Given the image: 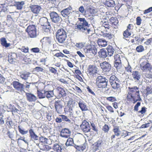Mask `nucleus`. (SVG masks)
I'll return each mask as SVG.
<instances>
[{"mask_svg": "<svg viewBox=\"0 0 152 152\" xmlns=\"http://www.w3.org/2000/svg\"><path fill=\"white\" fill-rule=\"evenodd\" d=\"M78 20L80 21L79 24L75 26V29L78 31L84 33L88 35L91 31L90 28V24H88L85 18H79Z\"/></svg>", "mask_w": 152, "mask_h": 152, "instance_id": "1", "label": "nucleus"}, {"mask_svg": "<svg viewBox=\"0 0 152 152\" xmlns=\"http://www.w3.org/2000/svg\"><path fill=\"white\" fill-rule=\"evenodd\" d=\"M49 15L52 21L56 24L58 25L60 24L62 21L61 17L58 14L55 12H50Z\"/></svg>", "mask_w": 152, "mask_h": 152, "instance_id": "6", "label": "nucleus"}, {"mask_svg": "<svg viewBox=\"0 0 152 152\" xmlns=\"http://www.w3.org/2000/svg\"><path fill=\"white\" fill-rule=\"evenodd\" d=\"M109 82L112 88L115 90L119 89L120 86V82L119 79L114 75L110 76Z\"/></svg>", "mask_w": 152, "mask_h": 152, "instance_id": "4", "label": "nucleus"}, {"mask_svg": "<svg viewBox=\"0 0 152 152\" xmlns=\"http://www.w3.org/2000/svg\"><path fill=\"white\" fill-rule=\"evenodd\" d=\"M109 129L108 126L106 124H105L102 128V130L105 132H108Z\"/></svg>", "mask_w": 152, "mask_h": 152, "instance_id": "51", "label": "nucleus"}, {"mask_svg": "<svg viewBox=\"0 0 152 152\" xmlns=\"http://www.w3.org/2000/svg\"><path fill=\"white\" fill-rule=\"evenodd\" d=\"M150 124V123H148L147 124H143L141 126L140 128H145L149 127V125Z\"/></svg>", "mask_w": 152, "mask_h": 152, "instance_id": "60", "label": "nucleus"}, {"mask_svg": "<svg viewBox=\"0 0 152 152\" xmlns=\"http://www.w3.org/2000/svg\"><path fill=\"white\" fill-rule=\"evenodd\" d=\"M53 149L57 152H62L61 150H62V149L61 147L58 144H55L54 145Z\"/></svg>", "mask_w": 152, "mask_h": 152, "instance_id": "37", "label": "nucleus"}, {"mask_svg": "<svg viewBox=\"0 0 152 152\" xmlns=\"http://www.w3.org/2000/svg\"><path fill=\"white\" fill-rule=\"evenodd\" d=\"M107 54L110 56H111L114 54L115 50L111 46H109L107 48Z\"/></svg>", "mask_w": 152, "mask_h": 152, "instance_id": "28", "label": "nucleus"}, {"mask_svg": "<svg viewBox=\"0 0 152 152\" xmlns=\"http://www.w3.org/2000/svg\"><path fill=\"white\" fill-rule=\"evenodd\" d=\"M103 143L102 140H99L95 142L94 144L93 151H96L99 150L100 148L102 145Z\"/></svg>", "mask_w": 152, "mask_h": 152, "instance_id": "20", "label": "nucleus"}, {"mask_svg": "<svg viewBox=\"0 0 152 152\" xmlns=\"http://www.w3.org/2000/svg\"><path fill=\"white\" fill-rule=\"evenodd\" d=\"M1 45L3 47L5 48H7L10 45V43H7V40L4 37H2L0 39Z\"/></svg>", "mask_w": 152, "mask_h": 152, "instance_id": "30", "label": "nucleus"}, {"mask_svg": "<svg viewBox=\"0 0 152 152\" xmlns=\"http://www.w3.org/2000/svg\"><path fill=\"white\" fill-rule=\"evenodd\" d=\"M132 75L134 80L135 81L138 82L140 81V80L141 77V75L140 73L137 71L133 72Z\"/></svg>", "mask_w": 152, "mask_h": 152, "instance_id": "21", "label": "nucleus"}, {"mask_svg": "<svg viewBox=\"0 0 152 152\" xmlns=\"http://www.w3.org/2000/svg\"><path fill=\"white\" fill-rule=\"evenodd\" d=\"M30 74V73L29 72H24L23 73L20 74V77L23 79L26 80L28 79V77H29Z\"/></svg>", "mask_w": 152, "mask_h": 152, "instance_id": "32", "label": "nucleus"}, {"mask_svg": "<svg viewBox=\"0 0 152 152\" xmlns=\"http://www.w3.org/2000/svg\"><path fill=\"white\" fill-rule=\"evenodd\" d=\"M79 11L82 14H85L86 12L84 7L83 6H81L79 8Z\"/></svg>", "mask_w": 152, "mask_h": 152, "instance_id": "56", "label": "nucleus"}, {"mask_svg": "<svg viewBox=\"0 0 152 152\" xmlns=\"http://www.w3.org/2000/svg\"><path fill=\"white\" fill-rule=\"evenodd\" d=\"M54 106L56 110V111L58 114H61L63 111V106L62 101L58 100L55 102Z\"/></svg>", "mask_w": 152, "mask_h": 152, "instance_id": "11", "label": "nucleus"}, {"mask_svg": "<svg viewBox=\"0 0 152 152\" xmlns=\"http://www.w3.org/2000/svg\"><path fill=\"white\" fill-rule=\"evenodd\" d=\"M104 3L106 6L109 7H113L115 5V2L113 0H107Z\"/></svg>", "mask_w": 152, "mask_h": 152, "instance_id": "29", "label": "nucleus"}, {"mask_svg": "<svg viewBox=\"0 0 152 152\" xmlns=\"http://www.w3.org/2000/svg\"><path fill=\"white\" fill-rule=\"evenodd\" d=\"M107 99L109 101L114 102L116 100L115 98L113 96H110L107 98Z\"/></svg>", "mask_w": 152, "mask_h": 152, "instance_id": "53", "label": "nucleus"}, {"mask_svg": "<svg viewBox=\"0 0 152 152\" xmlns=\"http://www.w3.org/2000/svg\"><path fill=\"white\" fill-rule=\"evenodd\" d=\"M29 36L31 38H34L37 37V34L36 33V30L31 31L28 33Z\"/></svg>", "mask_w": 152, "mask_h": 152, "instance_id": "41", "label": "nucleus"}, {"mask_svg": "<svg viewBox=\"0 0 152 152\" xmlns=\"http://www.w3.org/2000/svg\"><path fill=\"white\" fill-rule=\"evenodd\" d=\"M102 35L104 37H105L108 39H110L113 37V35L107 33L103 32Z\"/></svg>", "mask_w": 152, "mask_h": 152, "instance_id": "42", "label": "nucleus"}, {"mask_svg": "<svg viewBox=\"0 0 152 152\" xmlns=\"http://www.w3.org/2000/svg\"><path fill=\"white\" fill-rule=\"evenodd\" d=\"M65 145L66 146H74L75 144L74 143L73 139L69 137Z\"/></svg>", "mask_w": 152, "mask_h": 152, "instance_id": "31", "label": "nucleus"}, {"mask_svg": "<svg viewBox=\"0 0 152 152\" xmlns=\"http://www.w3.org/2000/svg\"><path fill=\"white\" fill-rule=\"evenodd\" d=\"M5 80V79L2 75L0 74V83L3 84Z\"/></svg>", "mask_w": 152, "mask_h": 152, "instance_id": "59", "label": "nucleus"}, {"mask_svg": "<svg viewBox=\"0 0 152 152\" xmlns=\"http://www.w3.org/2000/svg\"><path fill=\"white\" fill-rule=\"evenodd\" d=\"M100 66L104 72H110L111 69V65L106 61L103 62L100 64Z\"/></svg>", "mask_w": 152, "mask_h": 152, "instance_id": "14", "label": "nucleus"}, {"mask_svg": "<svg viewBox=\"0 0 152 152\" xmlns=\"http://www.w3.org/2000/svg\"><path fill=\"white\" fill-rule=\"evenodd\" d=\"M25 4V2L23 1H16L15 2V4L14 6L17 9L20 10L22 9Z\"/></svg>", "mask_w": 152, "mask_h": 152, "instance_id": "25", "label": "nucleus"}, {"mask_svg": "<svg viewBox=\"0 0 152 152\" xmlns=\"http://www.w3.org/2000/svg\"><path fill=\"white\" fill-rule=\"evenodd\" d=\"M61 117L63 121H67L69 123H71V121L68 118V117L64 115H61Z\"/></svg>", "mask_w": 152, "mask_h": 152, "instance_id": "46", "label": "nucleus"}, {"mask_svg": "<svg viewBox=\"0 0 152 152\" xmlns=\"http://www.w3.org/2000/svg\"><path fill=\"white\" fill-rule=\"evenodd\" d=\"M36 26L34 25H30L27 27L26 31L28 33L31 31H33L36 30Z\"/></svg>", "mask_w": 152, "mask_h": 152, "instance_id": "36", "label": "nucleus"}, {"mask_svg": "<svg viewBox=\"0 0 152 152\" xmlns=\"http://www.w3.org/2000/svg\"><path fill=\"white\" fill-rule=\"evenodd\" d=\"M39 140L41 142H46L48 139L42 136H41L39 137Z\"/></svg>", "mask_w": 152, "mask_h": 152, "instance_id": "57", "label": "nucleus"}, {"mask_svg": "<svg viewBox=\"0 0 152 152\" xmlns=\"http://www.w3.org/2000/svg\"><path fill=\"white\" fill-rule=\"evenodd\" d=\"M74 147L78 151H83L85 148L86 146L84 145H75Z\"/></svg>", "mask_w": 152, "mask_h": 152, "instance_id": "33", "label": "nucleus"}, {"mask_svg": "<svg viewBox=\"0 0 152 152\" xmlns=\"http://www.w3.org/2000/svg\"><path fill=\"white\" fill-rule=\"evenodd\" d=\"M152 41V38H151L147 39L146 41H145L144 43L146 45H149L150 44L151 42Z\"/></svg>", "mask_w": 152, "mask_h": 152, "instance_id": "64", "label": "nucleus"}, {"mask_svg": "<svg viewBox=\"0 0 152 152\" xmlns=\"http://www.w3.org/2000/svg\"><path fill=\"white\" fill-rule=\"evenodd\" d=\"M145 76L146 77L148 78L152 79V71H150L148 73H146L145 74Z\"/></svg>", "mask_w": 152, "mask_h": 152, "instance_id": "47", "label": "nucleus"}, {"mask_svg": "<svg viewBox=\"0 0 152 152\" xmlns=\"http://www.w3.org/2000/svg\"><path fill=\"white\" fill-rule=\"evenodd\" d=\"M31 11L34 13H39L40 11L41 8L40 6L37 5H32L30 6Z\"/></svg>", "mask_w": 152, "mask_h": 152, "instance_id": "22", "label": "nucleus"}, {"mask_svg": "<svg viewBox=\"0 0 152 152\" xmlns=\"http://www.w3.org/2000/svg\"><path fill=\"white\" fill-rule=\"evenodd\" d=\"M84 51L87 57L91 58L96 55L97 50L96 48L94 47L93 48H85L84 49Z\"/></svg>", "mask_w": 152, "mask_h": 152, "instance_id": "8", "label": "nucleus"}, {"mask_svg": "<svg viewBox=\"0 0 152 152\" xmlns=\"http://www.w3.org/2000/svg\"><path fill=\"white\" fill-rule=\"evenodd\" d=\"M71 133V132L68 129L65 128L62 129L60 133V136L66 138H67L69 137Z\"/></svg>", "mask_w": 152, "mask_h": 152, "instance_id": "18", "label": "nucleus"}, {"mask_svg": "<svg viewBox=\"0 0 152 152\" xmlns=\"http://www.w3.org/2000/svg\"><path fill=\"white\" fill-rule=\"evenodd\" d=\"M56 90L58 97H64L66 96V89L65 88H62L60 87H58L56 88Z\"/></svg>", "mask_w": 152, "mask_h": 152, "instance_id": "17", "label": "nucleus"}, {"mask_svg": "<svg viewBox=\"0 0 152 152\" xmlns=\"http://www.w3.org/2000/svg\"><path fill=\"white\" fill-rule=\"evenodd\" d=\"M81 129L85 132H88L90 131L91 128L88 122L86 121H84L80 125Z\"/></svg>", "mask_w": 152, "mask_h": 152, "instance_id": "16", "label": "nucleus"}, {"mask_svg": "<svg viewBox=\"0 0 152 152\" xmlns=\"http://www.w3.org/2000/svg\"><path fill=\"white\" fill-rule=\"evenodd\" d=\"M146 91L148 94H151L152 92V87L147 86L146 88Z\"/></svg>", "mask_w": 152, "mask_h": 152, "instance_id": "50", "label": "nucleus"}, {"mask_svg": "<svg viewBox=\"0 0 152 152\" xmlns=\"http://www.w3.org/2000/svg\"><path fill=\"white\" fill-rule=\"evenodd\" d=\"M110 26L109 24H107L104 23L102 26L101 27V29H109L110 28Z\"/></svg>", "mask_w": 152, "mask_h": 152, "instance_id": "49", "label": "nucleus"}, {"mask_svg": "<svg viewBox=\"0 0 152 152\" xmlns=\"http://www.w3.org/2000/svg\"><path fill=\"white\" fill-rule=\"evenodd\" d=\"M88 72V76H90L91 79L96 77L97 76V75L98 74L97 72V68L95 66L91 67L89 66Z\"/></svg>", "mask_w": 152, "mask_h": 152, "instance_id": "12", "label": "nucleus"}, {"mask_svg": "<svg viewBox=\"0 0 152 152\" xmlns=\"http://www.w3.org/2000/svg\"><path fill=\"white\" fill-rule=\"evenodd\" d=\"M26 96L27 100L29 102H34L36 100V97L35 95L31 93H26Z\"/></svg>", "mask_w": 152, "mask_h": 152, "instance_id": "24", "label": "nucleus"}, {"mask_svg": "<svg viewBox=\"0 0 152 152\" xmlns=\"http://www.w3.org/2000/svg\"><path fill=\"white\" fill-rule=\"evenodd\" d=\"M91 125L93 130L96 132H97L98 131L97 128L95 124L94 123H91Z\"/></svg>", "mask_w": 152, "mask_h": 152, "instance_id": "61", "label": "nucleus"}, {"mask_svg": "<svg viewBox=\"0 0 152 152\" xmlns=\"http://www.w3.org/2000/svg\"><path fill=\"white\" fill-rule=\"evenodd\" d=\"M98 53L99 56L102 58H105L108 55L107 51L104 49H101Z\"/></svg>", "mask_w": 152, "mask_h": 152, "instance_id": "27", "label": "nucleus"}, {"mask_svg": "<svg viewBox=\"0 0 152 152\" xmlns=\"http://www.w3.org/2000/svg\"><path fill=\"white\" fill-rule=\"evenodd\" d=\"M144 50L143 47L141 45L138 46L136 48V50L138 52H141L143 51Z\"/></svg>", "mask_w": 152, "mask_h": 152, "instance_id": "45", "label": "nucleus"}, {"mask_svg": "<svg viewBox=\"0 0 152 152\" xmlns=\"http://www.w3.org/2000/svg\"><path fill=\"white\" fill-rule=\"evenodd\" d=\"M152 11V7H149L148 9L145 10L144 12V14H146L147 13H149Z\"/></svg>", "mask_w": 152, "mask_h": 152, "instance_id": "63", "label": "nucleus"}, {"mask_svg": "<svg viewBox=\"0 0 152 152\" xmlns=\"http://www.w3.org/2000/svg\"><path fill=\"white\" fill-rule=\"evenodd\" d=\"M140 102H137L134 107V110L136 111H137L138 110V107L140 106Z\"/></svg>", "mask_w": 152, "mask_h": 152, "instance_id": "58", "label": "nucleus"}, {"mask_svg": "<svg viewBox=\"0 0 152 152\" xmlns=\"http://www.w3.org/2000/svg\"><path fill=\"white\" fill-rule=\"evenodd\" d=\"M140 69L143 71H147L151 69V65L146 60H144L140 64Z\"/></svg>", "mask_w": 152, "mask_h": 152, "instance_id": "10", "label": "nucleus"}, {"mask_svg": "<svg viewBox=\"0 0 152 152\" xmlns=\"http://www.w3.org/2000/svg\"><path fill=\"white\" fill-rule=\"evenodd\" d=\"M107 80L105 77L102 76L97 77L96 79V84L99 88H105L107 86Z\"/></svg>", "mask_w": 152, "mask_h": 152, "instance_id": "5", "label": "nucleus"}, {"mask_svg": "<svg viewBox=\"0 0 152 152\" xmlns=\"http://www.w3.org/2000/svg\"><path fill=\"white\" fill-rule=\"evenodd\" d=\"M131 35V33L130 31H129L128 30H126L123 32V38L126 39V38H128L129 36H130Z\"/></svg>", "mask_w": 152, "mask_h": 152, "instance_id": "38", "label": "nucleus"}, {"mask_svg": "<svg viewBox=\"0 0 152 152\" xmlns=\"http://www.w3.org/2000/svg\"><path fill=\"white\" fill-rule=\"evenodd\" d=\"M113 131L115 133V134L117 136H118L120 135V131L119 129V127L118 126H114L113 129Z\"/></svg>", "mask_w": 152, "mask_h": 152, "instance_id": "35", "label": "nucleus"}, {"mask_svg": "<svg viewBox=\"0 0 152 152\" xmlns=\"http://www.w3.org/2000/svg\"><path fill=\"white\" fill-rule=\"evenodd\" d=\"M46 24H44V25H43V28L44 29H47L48 30L50 31V29L51 28L50 25V23L48 22V20L46 22Z\"/></svg>", "mask_w": 152, "mask_h": 152, "instance_id": "44", "label": "nucleus"}, {"mask_svg": "<svg viewBox=\"0 0 152 152\" xmlns=\"http://www.w3.org/2000/svg\"><path fill=\"white\" fill-rule=\"evenodd\" d=\"M48 20L46 18L43 17L40 19L39 22L41 25L43 26Z\"/></svg>", "mask_w": 152, "mask_h": 152, "instance_id": "34", "label": "nucleus"}, {"mask_svg": "<svg viewBox=\"0 0 152 152\" xmlns=\"http://www.w3.org/2000/svg\"><path fill=\"white\" fill-rule=\"evenodd\" d=\"M132 98L133 100V103H135L137 101H140L141 100V99L140 96L139 92H138V94H134V95H132L131 96H130V98Z\"/></svg>", "mask_w": 152, "mask_h": 152, "instance_id": "26", "label": "nucleus"}, {"mask_svg": "<svg viewBox=\"0 0 152 152\" xmlns=\"http://www.w3.org/2000/svg\"><path fill=\"white\" fill-rule=\"evenodd\" d=\"M37 94L39 99H43L45 97L49 98L53 96V91H46L42 90L41 91H38Z\"/></svg>", "mask_w": 152, "mask_h": 152, "instance_id": "7", "label": "nucleus"}, {"mask_svg": "<svg viewBox=\"0 0 152 152\" xmlns=\"http://www.w3.org/2000/svg\"><path fill=\"white\" fill-rule=\"evenodd\" d=\"M147 109L145 107H143L141 108V110L138 111V112L141 113V114H144L146 111Z\"/></svg>", "mask_w": 152, "mask_h": 152, "instance_id": "48", "label": "nucleus"}, {"mask_svg": "<svg viewBox=\"0 0 152 152\" xmlns=\"http://www.w3.org/2000/svg\"><path fill=\"white\" fill-rule=\"evenodd\" d=\"M128 89L129 91L127 96V98L130 99V96L133 95H134V94H138V92H139V88L136 86H134L133 87H129Z\"/></svg>", "mask_w": 152, "mask_h": 152, "instance_id": "15", "label": "nucleus"}, {"mask_svg": "<svg viewBox=\"0 0 152 152\" xmlns=\"http://www.w3.org/2000/svg\"><path fill=\"white\" fill-rule=\"evenodd\" d=\"M18 130L19 132L22 135L27 134L28 133V131H24L23 129L20 126H18Z\"/></svg>", "mask_w": 152, "mask_h": 152, "instance_id": "43", "label": "nucleus"}, {"mask_svg": "<svg viewBox=\"0 0 152 152\" xmlns=\"http://www.w3.org/2000/svg\"><path fill=\"white\" fill-rule=\"evenodd\" d=\"M12 85L18 93H22L24 91V85L19 82L17 81H14Z\"/></svg>", "mask_w": 152, "mask_h": 152, "instance_id": "13", "label": "nucleus"}, {"mask_svg": "<svg viewBox=\"0 0 152 152\" xmlns=\"http://www.w3.org/2000/svg\"><path fill=\"white\" fill-rule=\"evenodd\" d=\"M72 7H69L61 10V14L63 17H67L68 19H71L72 16Z\"/></svg>", "mask_w": 152, "mask_h": 152, "instance_id": "9", "label": "nucleus"}, {"mask_svg": "<svg viewBox=\"0 0 152 152\" xmlns=\"http://www.w3.org/2000/svg\"><path fill=\"white\" fill-rule=\"evenodd\" d=\"M98 44L99 46L105 47L107 45V42L104 40L100 39L98 41Z\"/></svg>", "mask_w": 152, "mask_h": 152, "instance_id": "39", "label": "nucleus"}, {"mask_svg": "<svg viewBox=\"0 0 152 152\" xmlns=\"http://www.w3.org/2000/svg\"><path fill=\"white\" fill-rule=\"evenodd\" d=\"M84 44L83 43L80 42L77 43L75 45V46L79 48H81L84 46Z\"/></svg>", "mask_w": 152, "mask_h": 152, "instance_id": "52", "label": "nucleus"}, {"mask_svg": "<svg viewBox=\"0 0 152 152\" xmlns=\"http://www.w3.org/2000/svg\"><path fill=\"white\" fill-rule=\"evenodd\" d=\"M56 39L58 41L61 43H63L66 37V33L63 28L58 29L56 34Z\"/></svg>", "mask_w": 152, "mask_h": 152, "instance_id": "3", "label": "nucleus"}, {"mask_svg": "<svg viewBox=\"0 0 152 152\" xmlns=\"http://www.w3.org/2000/svg\"><path fill=\"white\" fill-rule=\"evenodd\" d=\"M21 51L25 53H26L28 52V47L26 48L25 47H22V48L20 49Z\"/></svg>", "mask_w": 152, "mask_h": 152, "instance_id": "62", "label": "nucleus"}, {"mask_svg": "<svg viewBox=\"0 0 152 152\" xmlns=\"http://www.w3.org/2000/svg\"><path fill=\"white\" fill-rule=\"evenodd\" d=\"M34 70L35 71L39 72H43L44 70V69L41 68L40 67L37 66L34 69Z\"/></svg>", "mask_w": 152, "mask_h": 152, "instance_id": "54", "label": "nucleus"}, {"mask_svg": "<svg viewBox=\"0 0 152 152\" xmlns=\"http://www.w3.org/2000/svg\"><path fill=\"white\" fill-rule=\"evenodd\" d=\"M49 70L50 72L54 74L56 73L57 72V70L53 67H50L49 68Z\"/></svg>", "mask_w": 152, "mask_h": 152, "instance_id": "55", "label": "nucleus"}, {"mask_svg": "<svg viewBox=\"0 0 152 152\" xmlns=\"http://www.w3.org/2000/svg\"><path fill=\"white\" fill-rule=\"evenodd\" d=\"M29 132L31 140L32 141H34L38 140L39 137L35 134L32 129H30Z\"/></svg>", "mask_w": 152, "mask_h": 152, "instance_id": "23", "label": "nucleus"}, {"mask_svg": "<svg viewBox=\"0 0 152 152\" xmlns=\"http://www.w3.org/2000/svg\"><path fill=\"white\" fill-rule=\"evenodd\" d=\"M78 106L81 110L84 111L88 110V107L86 104L83 100H80L77 102Z\"/></svg>", "mask_w": 152, "mask_h": 152, "instance_id": "19", "label": "nucleus"}, {"mask_svg": "<svg viewBox=\"0 0 152 152\" xmlns=\"http://www.w3.org/2000/svg\"><path fill=\"white\" fill-rule=\"evenodd\" d=\"M115 62L114 64V67L116 68L118 70H120L122 69L124 67L123 65L122 64V62L124 58L122 56L116 54H115L114 56Z\"/></svg>", "mask_w": 152, "mask_h": 152, "instance_id": "2", "label": "nucleus"}, {"mask_svg": "<svg viewBox=\"0 0 152 152\" xmlns=\"http://www.w3.org/2000/svg\"><path fill=\"white\" fill-rule=\"evenodd\" d=\"M129 133H130V132L124 130L122 131H120L119 134L120 135H121V137H124L127 136H128L129 135Z\"/></svg>", "mask_w": 152, "mask_h": 152, "instance_id": "40", "label": "nucleus"}]
</instances>
